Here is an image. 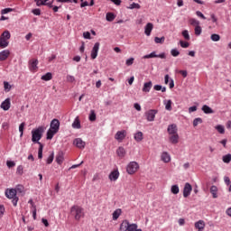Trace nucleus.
I'll return each mask as SVG.
<instances>
[{"label":"nucleus","mask_w":231,"mask_h":231,"mask_svg":"<svg viewBox=\"0 0 231 231\" xmlns=\"http://www.w3.org/2000/svg\"><path fill=\"white\" fill-rule=\"evenodd\" d=\"M158 114V110L156 109H150L145 112L146 120L148 122H154V118H156V115Z\"/></svg>","instance_id":"7"},{"label":"nucleus","mask_w":231,"mask_h":231,"mask_svg":"<svg viewBox=\"0 0 231 231\" xmlns=\"http://www.w3.org/2000/svg\"><path fill=\"white\" fill-rule=\"evenodd\" d=\"M153 89H154L155 91H162V93H165V91H167V88L162 87V85H155V86L153 87Z\"/></svg>","instance_id":"34"},{"label":"nucleus","mask_w":231,"mask_h":231,"mask_svg":"<svg viewBox=\"0 0 231 231\" xmlns=\"http://www.w3.org/2000/svg\"><path fill=\"white\" fill-rule=\"evenodd\" d=\"M134 63V58H130L125 61L126 66H133Z\"/></svg>","instance_id":"51"},{"label":"nucleus","mask_w":231,"mask_h":231,"mask_svg":"<svg viewBox=\"0 0 231 231\" xmlns=\"http://www.w3.org/2000/svg\"><path fill=\"white\" fill-rule=\"evenodd\" d=\"M98 50H100V42H96L91 51V59L95 60L98 57Z\"/></svg>","instance_id":"10"},{"label":"nucleus","mask_w":231,"mask_h":231,"mask_svg":"<svg viewBox=\"0 0 231 231\" xmlns=\"http://www.w3.org/2000/svg\"><path fill=\"white\" fill-rule=\"evenodd\" d=\"M67 81L68 82H75V77L68 75L67 76Z\"/></svg>","instance_id":"57"},{"label":"nucleus","mask_w":231,"mask_h":231,"mask_svg":"<svg viewBox=\"0 0 231 231\" xmlns=\"http://www.w3.org/2000/svg\"><path fill=\"white\" fill-rule=\"evenodd\" d=\"M171 55H172V57H178L180 55V51H178V49H172L171 51Z\"/></svg>","instance_id":"48"},{"label":"nucleus","mask_w":231,"mask_h":231,"mask_svg":"<svg viewBox=\"0 0 231 231\" xmlns=\"http://www.w3.org/2000/svg\"><path fill=\"white\" fill-rule=\"evenodd\" d=\"M222 160H223L224 163H230V162H231V154L228 153L226 155H224L222 157Z\"/></svg>","instance_id":"41"},{"label":"nucleus","mask_w":231,"mask_h":231,"mask_svg":"<svg viewBox=\"0 0 231 231\" xmlns=\"http://www.w3.org/2000/svg\"><path fill=\"white\" fill-rule=\"evenodd\" d=\"M56 162L59 163V165L62 164V162H64V156L62 154H58L56 157Z\"/></svg>","instance_id":"46"},{"label":"nucleus","mask_w":231,"mask_h":231,"mask_svg":"<svg viewBox=\"0 0 231 231\" xmlns=\"http://www.w3.org/2000/svg\"><path fill=\"white\" fill-rule=\"evenodd\" d=\"M129 8L130 10H134V8H136L137 10H140L141 6L139 5V4L133 3L132 5H130Z\"/></svg>","instance_id":"50"},{"label":"nucleus","mask_w":231,"mask_h":231,"mask_svg":"<svg viewBox=\"0 0 231 231\" xmlns=\"http://www.w3.org/2000/svg\"><path fill=\"white\" fill-rule=\"evenodd\" d=\"M10 12H14V9L9 7V8L3 9L1 11V14H2V15H5L6 14H10Z\"/></svg>","instance_id":"49"},{"label":"nucleus","mask_w":231,"mask_h":231,"mask_svg":"<svg viewBox=\"0 0 231 231\" xmlns=\"http://www.w3.org/2000/svg\"><path fill=\"white\" fill-rule=\"evenodd\" d=\"M196 15L198 17H200V19H204V20L207 19V17H205V14H203V13H201V11H197Z\"/></svg>","instance_id":"54"},{"label":"nucleus","mask_w":231,"mask_h":231,"mask_svg":"<svg viewBox=\"0 0 231 231\" xmlns=\"http://www.w3.org/2000/svg\"><path fill=\"white\" fill-rule=\"evenodd\" d=\"M10 106H11L10 98H6L5 101L2 102L0 107L4 111H8V109H10Z\"/></svg>","instance_id":"16"},{"label":"nucleus","mask_w":231,"mask_h":231,"mask_svg":"<svg viewBox=\"0 0 231 231\" xmlns=\"http://www.w3.org/2000/svg\"><path fill=\"white\" fill-rule=\"evenodd\" d=\"M180 44L181 48H189V42H183V41H180Z\"/></svg>","instance_id":"55"},{"label":"nucleus","mask_w":231,"mask_h":231,"mask_svg":"<svg viewBox=\"0 0 231 231\" xmlns=\"http://www.w3.org/2000/svg\"><path fill=\"white\" fill-rule=\"evenodd\" d=\"M191 192H192V186L190 185V183L187 182L183 189V197L189 198Z\"/></svg>","instance_id":"11"},{"label":"nucleus","mask_w":231,"mask_h":231,"mask_svg":"<svg viewBox=\"0 0 231 231\" xmlns=\"http://www.w3.org/2000/svg\"><path fill=\"white\" fill-rule=\"evenodd\" d=\"M59 132H57L56 130H52L51 128H50L47 131V140H51L53 138V136H55V134H57Z\"/></svg>","instance_id":"25"},{"label":"nucleus","mask_w":231,"mask_h":231,"mask_svg":"<svg viewBox=\"0 0 231 231\" xmlns=\"http://www.w3.org/2000/svg\"><path fill=\"white\" fill-rule=\"evenodd\" d=\"M32 13L34 14V15H41V9H33L32 11Z\"/></svg>","instance_id":"62"},{"label":"nucleus","mask_w":231,"mask_h":231,"mask_svg":"<svg viewBox=\"0 0 231 231\" xmlns=\"http://www.w3.org/2000/svg\"><path fill=\"white\" fill-rule=\"evenodd\" d=\"M4 88H5V89L10 90L12 87L10 86V83H8L7 81H5Z\"/></svg>","instance_id":"58"},{"label":"nucleus","mask_w":231,"mask_h":231,"mask_svg":"<svg viewBox=\"0 0 231 231\" xmlns=\"http://www.w3.org/2000/svg\"><path fill=\"white\" fill-rule=\"evenodd\" d=\"M169 141L171 143L176 144L180 142V135L178 134H170Z\"/></svg>","instance_id":"17"},{"label":"nucleus","mask_w":231,"mask_h":231,"mask_svg":"<svg viewBox=\"0 0 231 231\" xmlns=\"http://www.w3.org/2000/svg\"><path fill=\"white\" fill-rule=\"evenodd\" d=\"M215 129L220 134H225V126L221 125H217Z\"/></svg>","instance_id":"38"},{"label":"nucleus","mask_w":231,"mask_h":231,"mask_svg":"<svg viewBox=\"0 0 231 231\" xmlns=\"http://www.w3.org/2000/svg\"><path fill=\"white\" fill-rule=\"evenodd\" d=\"M161 160L164 163H169V162H171V154L167 152H163L161 155Z\"/></svg>","instance_id":"20"},{"label":"nucleus","mask_w":231,"mask_h":231,"mask_svg":"<svg viewBox=\"0 0 231 231\" xmlns=\"http://www.w3.org/2000/svg\"><path fill=\"white\" fill-rule=\"evenodd\" d=\"M5 214V206L0 205V217H3Z\"/></svg>","instance_id":"61"},{"label":"nucleus","mask_w":231,"mask_h":231,"mask_svg":"<svg viewBox=\"0 0 231 231\" xmlns=\"http://www.w3.org/2000/svg\"><path fill=\"white\" fill-rule=\"evenodd\" d=\"M138 228L137 224H131L129 220H123L120 224L119 231H134Z\"/></svg>","instance_id":"4"},{"label":"nucleus","mask_w":231,"mask_h":231,"mask_svg":"<svg viewBox=\"0 0 231 231\" xmlns=\"http://www.w3.org/2000/svg\"><path fill=\"white\" fill-rule=\"evenodd\" d=\"M134 138L135 142H142V140H143V133L137 132L136 134H134Z\"/></svg>","instance_id":"28"},{"label":"nucleus","mask_w":231,"mask_h":231,"mask_svg":"<svg viewBox=\"0 0 231 231\" xmlns=\"http://www.w3.org/2000/svg\"><path fill=\"white\" fill-rule=\"evenodd\" d=\"M6 165L9 169H12V167H15V162L14 161H7Z\"/></svg>","instance_id":"53"},{"label":"nucleus","mask_w":231,"mask_h":231,"mask_svg":"<svg viewBox=\"0 0 231 231\" xmlns=\"http://www.w3.org/2000/svg\"><path fill=\"white\" fill-rule=\"evenodd\" d=\"M194 111H198V106H193L189 108V113H194Z\"/></svg>","instance_id":"60"},{"label":"nucleus","mask_w":231,"mask_h":231,"mask_svg":"<svg viewBox=\"0 0 231 231\" xmlns=\"http://www.w3.org/2000/svg\"><path fill=\"white\" fill-rule=\"evenodd\" d=\"M171 191L172 194H180V187L178 185L171 186Z\"/></svg>","instance_id":"37"},{"label":"nucleus","mask_w":231,"mask_h":231,"mask_svg":"<svg viewBox=\"0 0 231 231\" xmlns=\"http://www.w3.org/2000/svg\"><path fill=\"white\" fill-rule=\"evenodd\" d=\"M221 36H219V34H212L211 35V41H213V42H217L218 41H220Z\"/></svg>","instance_id":"45"},{"label":"nucleus","mask_w":231,"mask_h":231,"mask_svg":"<svg viewBox=\"0 0 231 231\" xmlns=\"http://www.w3.org/2000/svg\"><path fill=\"white\" fill-rule=\"evenodd\" d=\"M152 88V81H149L143 84V93H149Z\"/></svg>","instance_id":"24"},{"label":"nucleus","mask_w":231,"mask_h":231,"mask_svg":"<svg viewBox=\"0 0 231 231\" xmlns=\"http://www.w3.org/2000/svg\"><path fill=\"white\" fill-rule=\"evenodd\" d=\"M154 58H159V59H165V53H161V54H156V51H152L150 54H146L143 57V59H154Z\"/></svg>","instance_id":"9"},{"label":"nucleus","mask_w":231,"mask_h":231,"mask_svg":"<svg viewBox=\"0 0 231 231\" xmlns=\"http://www.w3.org/2000/svg\"><path fill=\"white\" fill-rule=\"evenodd\" d=\"M37 6H46L48 0H34Z\"/></svg>","instance_id":"42"},{"label":"nucleus","mask_w":231,"mask_h":231,"mask_svg":"<svg viewBox=\"0 0 231 231\" xmlns=\"http://www.w3.org/2000/svg\"><path fill=\"white\" fill-rule=\"evenodd\" d=\"M168 133L169 134H178V126H176V125H170L168 126Z\"/></svg>","instance_id":"22"},{"label":"nucleus","mask_w":231,"mask_h":231,"mask_svg":"<svg viewBox=\"0 0 231 231\" xmlns=\"http://www.w3.org/2000/svg\"><path fill=\"white\" fill-rule=\"evenodd\" d=\"M195 228L198 231H204L205 230V221L203 220H199L198 222L195 223Z\"/></svg>","instance_id":"19"},{"label":"nucleus","mask_w":231,"mask_h":231,"mask_svg":"<svg viewBox=\"0 0 231 231\" xmlns=\"http://www.w3.org/2000/svg\"><path fill=\"white\" fill-rule=\"evenodd\" d=\"M39 150H38V158L41 160L42 159V149L44 148V146L42 145V143H39Z\"/></svg>","instance_id":"44"},{"label":"nucleus","mask_w":231,"mask_h":231,"mask_svg":"<svg viewBox=\"0 0 231 231\" xmlns=\"http://www.w3.org/2000/svg\"><path fill=\"white\" fill-rule=\"evenodd\" d=\"M201 32H202L201 26L199 25L195 27V35H201Z\"/></svg>","instance_id":"52"},{"label":"nucleus","mask_w":231,"mask_h":231,"mask_svg":"<svg viewBox=\"0 0 231 231\" xmlns=\"http://www.w3.org/2000/svg\"><path fill=\"white\" fill-rule=\"evenodd\" d=\"M154 42H156V44H163L165 42V37H155Z\"/></svg>","instance_id":"40"},{"label":"nucleus","mask_w":231,"mask_h":231,"mask_svg":"<svg viewBox=\"0 0 231 231\" xmlns=\"http://www.w3.org/2000/svg\"><path fill=\"white\" fill-rule=\"evenodd\" d=\"M39 60L37 59H32L29 61V69L30 71H32V73H35V71H37V69H39Z\"/></svg>","instance_id":"8"},{"label":"nucleus","mask_w":231,"mask_h":231,"mask_svg":"<svg viewBox=\"0 0 231 231\" xmlns=\"http://www.w3.org/2000/svg\"><path fill=\"white\" fill-rule=\"evenodd\" d=\"M202 111L203 113H205V115H212L214 114V110L212 108H210V106L204 105L202 106Z\"/></svg>","instance_id":"26"},{"label":"nucleus","mask_w":231,"mask_h":231,"mask_svg":"<svg viewBox=\"0 0 231 231\" xmlns=\"http://www.w3.org/2000/svg\"><path fill=\"white\" fill-rule=\"evenodd\" d=\"M119 177H120V172L118 171V170H116L109 174V180L111 181H116Z\"/></svg>","instance_id":"15"},{"label":"nucleus","mask_w":231,"mask_h":231,"mask_svg":"<svg viewBox=\"0 0 231 231\" xmlns=\"http://www.w3.org/2000/svg\"><path fill=\"white\" fill-rule=\"evenodd\" d=\"M16 172H17L18 174H23V166H22V165H20V166L17 167Z\"/></svg>","instance_id":"64"},{"label":"nucleus","mask_w":231,"mask_h":231,"mask_svg":"<svg viewBox=\"0 0 231 231\" xmlns=\"http://www.w3.org/2000/svg\"><path fill=\"white\" fill-rule=\"evenodd\" d=\"M26 125L25 123H22L19 125V133H20V138H23V135L24 134V126Z\"/></svg>","instance_id":"35"},{"label":"nucleus","mask_w":231,"mask_h":231,"mask_svg":"<svg viewBox=\"0 0 231 231\" xmlns=\"http://www.w3.org/2000/svg\"><path fill=\"white\" fill-rule=\"evenodd\" d=\"M12 37L10 31H5L0 36V48H7L9 42L8 40Z\"/></svg>","instance_id":"5"},{"label":"nucleus","mask_w":231,"mask_h":231,"mask_svg":"<svg viewBox=\"0 0 231 231\" xmlns=\"http://www.w3.org/2000/svg\"><path fill=\"white\" fill-rule=\"evenodd\" d=\"M210 192L212 194V197L216 199L217 198V186H211Z\"/></svg>","instance_id":"31"},{"label":"nucleus","mask_w":231,"mask_h":231,"mask_svg":"<svg viewBox=\"0 0 231 231\" xmlns=\"http://www.w3.org/2000/svg\"><path fill=\"white\" fill-rule=\"evenodd\" d=\"M73 129H80V120H79V117H76L74 122L72 123Z\"/></svg>","instance_id":"32"},{"label":"nucleus","mask_w":231,"mask_h":231,"mask_svg":"<svg viewBox=\"0 0 231 231\" xmlns=\"http://www.w3.org/2000/svg\"><path fill=\"white\" fill-rule=\"evenodd\" d=\"M189 24H191V26H195V28H196V27L199 26V21L196 20L195 18H190Z\"/></svg>","instance_id":"36"},{"label":"nucleus","mask_w":231,"mask_h":231,"mask_svg":"<svg viewBox=\"0 0 231 231\" xmlns=\"http://www.w3.org/2000/svg\"><path fill=\"white\" fill-rule=\"evenodd\" d=\"M10 57V51L5 50L0 52V60H6Z\"/></svg>","instance_id":"23"},{"label":"nucleus","mask_w":231,"mask_h":231,"mask_svg":"<svg viewBox=\"0 0 231 231\" xmlns=\"http://www.w3.org/2000/svg\"><path fill=\"white\" fill-rule=\"evenodd\" d=\"M182 36L184 37V39H185L186 41H190V35L189 34V31L184 30V31L182 32Z\"/></svg>","instance_id":"47"},{"label":"nucleus","mask_w":231,"mask_h":231,"mask_svg":"<svg viewBox=\"0 0 231 231\" xmlns=\"http://www.w3.org/2000/svg\"><path fill=\"white\" fill-rule=\"evenodd\" d=\"M126 153L127 152L125 147L120 146L116 150V154L119 158H125Z\"/></svg>","instance_id":"21"},{"label":"nucleus","mask_w":231,"mask_h":231,"mask_svg":"<svg viewBox=\"0 0 231 231\" xmlns=\"http://www.w3.org/2000/svg\"><path fill=\"white\" fill-rule=\"evenodd\" d=\"M50 129H52L53 131L59 132V129H60V122L59 119H53L51 122Z\"/></svg>","instance_id":"12"},{"label":"nucleus","mask_w":231,"mask_h":231,"mask_svg":"<svg viewBox=\"0 0 231 231\" xmlns=\"http://www.w3.org/2000/svg\"><path fill=\"white\" fill-rule=\"evenodd\" d=\"M116 18V15H115V14L113 13H107L106 15V21H108V23H113V21H115Z\"/></svg>","instance_id":"30"},{"label":"nucleus","mask_w":231,"mask_h":231,"mask_svg":"<svg viewBox=\"0 0 231 231\" xmlns=\"http://www.w3.org/2000/svg\"><path fill=\"white\" fill-rule=\"evenodd\" d=\"M88 118H89L90 122H95V120H97V114L95 113V110L90 111Z\"/></svg>","instance_id":"39"},{"label":"nucleus","mask_w":231,"mask_h":231,"mask_svg":"<svg viewBox=\"0 0 231 231\" xmlns=\"http://www.w3.org/2000/svg\"><path fill=\"white\" fill-rule=\"evenodd\" d=\"M70 214L73 216L76 221H80V219H83V217L86 216L82 207L77 205L71 207Z\"/></svg>","instance_id":"1"},{"label":"nucleus","mask_w":231,"mask_h":231,"mask_svg":"<svg viewBox=\"0 0 231 231\" xmlns=\"http://www.w3.org/2000/svg\"><path fill=\"white\" fill-rule=\"evenodd\" d=\"M122 215V209L117 208L113 212V219L114 221H116V219H118V217H120V216Z\"/></svg>","instance_id":"29"},{"label":"nucleus","mask_w":231,"mask_h":231,"mask_svg":"<svg viewBox=\"0 0 231 231\" xmlns=\"http://www.w3.org/2000/svg\"><path fill=\"white\" fill-rule=\"evenodd\" d=\"M163 104L165 106L166 111H172V100H164Z\"/></svg>","instance_id":"27"},{"label":"nucleus","mask_w":231,"mask_h":231,"mask_svg":"<svg viewBox=\"0 0 231 231\" xmlns=\"http://www.w3.org/2000/svg\"><path fill=\"white\" fill-rule=\"evenodd\" d=\"M74 145L78 147V149H84L86 147V142H84L80 138H76L73 142Z\"/></svg>","instance_id":"14"},{"label":"nucleus","mask_w":231,"mask_h":231,"mask_svg":"<svg viewBox=\"0 0 231 231\" xmlns=\"http://www.w3.org/2000/svg\"><path fill=\"white\" fill-rule=\"evenodd\" d=\"M42 133H44V128H42V126L32 130V142H33V143H41L39 141L42 138Z\"/></svg>","instance_id":"3"},{"label":"nucleus","mask_w":231,"mask_h":231,"mask_svg":"<svg viewBox=\"0 0 231 231\" xmlns=\"http://www.w3.org/2000/svg\"><path fill=\"white\" fill-rule=\"evenodd\" d=\"M199 124H203V119L201 117H197L193 120V126L198 127Z\"/></svg>","instance_id":"43"},{"label":"nucleus","mask_w":231,"mask_h":231,"mask_svg":"<svg viewBox=\"0 0 231 231\" xmlns=\"http://www.w3.org/2000/svg\"><path fill=\"white\" fill-rule=\"evenodd\" d=\"M51 79H53L51 72H47L45 75L42 76V80H45L46 82H48V80H51Z\"/></svg>","instance_id":"33"},{"label":"nucleus","mask_w":231,"mask_h":231,"mask_svg":"<svg viewBox=\"0 0 231 231\" xmlns=\"http://www.w3.org/2000/svg\"><path fill=\"white\" fill-rule=\"evenodd\" d=\"M47 163H53V154H51L47 159Z\"/></svg>","instance_id":"63"},{"label":"nucleus","mask_w":231,"mask_h":231,"mask_svg":"<svg viewBox=\"0 0 231 231\" xmlns=\"http://www.w3.org/2000/svg\"><path fill=\"white\" fill-rule=\"evenodd\" d=\"M83 37L84 39H91V33L89 32H85Z\"/></svg>","instance_id":"56"},{"label":"nucleus","mask_w":231,"mask_h":231,"mask_svg":"<svg viewBox=\"0 0 231 231\" xmlns=\"http://www.w3.org/2000/svg\"><path fill=\"white\" fill-rule=\"evenodd\" d=\"M138 169H140V166L138 165V162H131L126 166V172L128 174H134V172H136V171H138Z\"/></svg>","instance_id":"6"},{"label":"nucleus","mask_w":231,"mask_h":231,"mask_svg":"<svg viewBox=\"0 0 231 231\" xmlns=\"http://www.w3.org/2000/svg\"><path fill=\"white\" fill-rule=\"evenodd\" d=\"M126 134L127 133L125 132V130L118 131L116 132L115 138L116 140H117V142H122V140L125 138Z\"/></svg>","instance_id":"13"},{"label":"nucleus","mask_w":231,"mask_h":231,"mask_svg":"<svg viewBox=\"0 0 231 231\" xmlns=\"http://www.w3.org/2000/svg\"><path fill=\"white\" fill-rule=\"evenodd\" d=\"M134 107L136 111H142V106L138 103H134Z\"/></svg>","instance_id":"59"},{"label":"nucleus","mask_w":231,"mask_h":231,"mask_svg":"<svg viewBox=\"0 0 231 231\" xmlns=\"http://www.w3.org/2000/svg\"><path fill=\"white\" fill-rule=\"evenodd\" d=\"M5 196L8 199H12L14 207H17L19 198L17 197V189H5Z\"/></svg>","instance_id":"2"},{"label":"nucleus","mask_w":231,"mask_h":231,"mask_svg":"<svg viewBox=\"0 0 231 231\" xmlns=\"http://www.w3.org/2000/svg\"><path fill=\"white\" fill-rule=\"evenodd\" d=\"M154 28V25L151 23H148L144 27V33L149 37L151 35V32H152V29Z\"/></svg>","instance_id":"18"}]
</instances>
